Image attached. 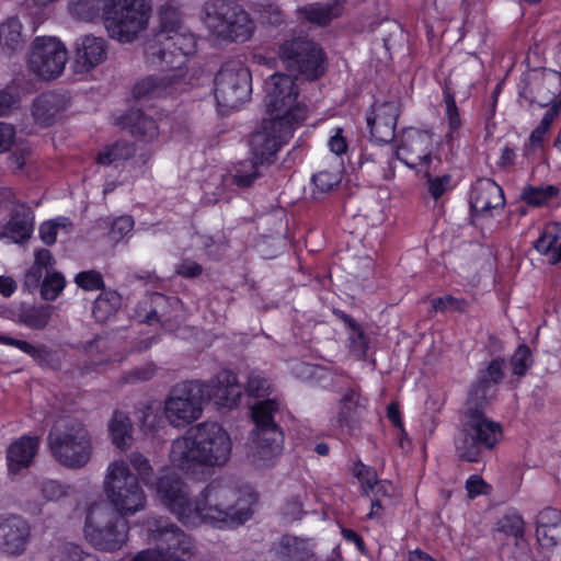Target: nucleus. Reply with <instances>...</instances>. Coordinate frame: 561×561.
Returning a JSON list of instances; mask_svg holds the SVG:
<instances>
[{
	"label": "nucleus",
	"mask_w": 561,
	"mask_h": 561,
	"mask_svg": "<svg viewBox=\"0 0 561 561\" xmlns=\"http://www.w3.org/2000/svg\"><path fill=\"white\" fill-rule=\"evenodd\" d=\"M215 98L225 111L237 110L251 93V73L241 62L225 64L215 78Z\"/></svg>",
	"instance_id": "nucleus-15"
},
{
	"label": "nucleus",
	"mask_w": 561,
	"mask_h": 561,
	"mask_svg": "<svg viewBox=\"0 0 561 561\" xmlns=\"http://www.w3.org/2000/svg\"><path fill=\"white\" fill-rule=\"evenodd\" d=\"M400 105L398 101L376 103L370 115L367 117V125L371 138L376 142L388 144L394 137Z\"/></svg>",
	"instance_id": "nucleus-23"
},
{
	"label": "nucleus",
	"mask_w": 561,
	"mask_h": 561,
	"mask_svg": "<svg viewBox=\"0 0 561 561\" xmlns=\"http://www.w3.org/2000/svg\"><path fill=\"white\" fill-rule=\"evenodd\" d=\"M259 164L260 161L255 159L240 162L233 175L234 183L242 187L250 186L259 178Z\"/></svg>",
	"instance_id": "nucleus-42"
},
{
	"label": "nucleus",
	"mask_w": 561,
	"mask_h": 561,
	"mask_svg": "<svg viewBox=\"0 0 561 561\" xmlns=\"http://www.w3.org/2000/svg\"><path fill=\"white\" fill-rule=\"evenodd\" d=\"M445 112L448 121L449 128L457 130L461 125L458 107L454 98L450 94L445 95Z\"/></svg>",
	"instance_id": "nucleus-63"
},
{
	"label": "nucleus",
	"mask_w": 561,
	"mask_h": 561,
	"mask_svg": "<svg viewBox=\"0 0 561 561\" xmlns=\"http://www.w3.org/2000/svg\"><path fill=\"white\" fill-rule=\"evenodd\" d=\"M160 502L185 526L208 524L219 529L234 528L248 522L257 496L251 486L232 488L221 482L208 484L195 500L175 474L161 476L156 483Z\"/></svg>",
	"instance_id": "nucleus-1"
},
{
	"label": "nucleus",
	"mask_w": 561,
	"mask_h": 561,
	"mask_svg": "<svg viewBox=\"0 0 561 561\" xmlns=\"http://www.w3.org/2000/svg\"><path fill=\"white\" fill-rule=\"evenodd\" d=\"M70 227L71 221L66 217H58L46 221L39 227L41 239L44 243L50 245L55 243L57 236L61 230L68 231Z\"/></svg>",
	"instance_id": "nucleus-40"
},
{
	"label": "nucleus",
	"mask_w": 561,
	"mask_h": 561,
	"mask_svg": "<svg viewBox=\"0 0 561 561\" xmlns=\"http://www.w3.org/2000/svg\"><path fill=\"white\" fill-rule=\"evenodd\" d=\"M34 229L31 208L24 204L16 205L9 222L0 231V238H8L15 243L26 241Z\"/></svg>",
	"instance_id": "nucleus-30"
},
{
	"label": "nucleus",
	"mask_w": 561,
	"mask_h": 561,
	"mask_svg": "<svg viewBox=\"0 0 561 561\" xmlns=\"http://www.w3.org/2000/svg\"><path fill=\"white\" fill-rule=\"evenodd\" d=\"M128 125L131 134L141 140L151 141L159 135L157 122L139 111L130 113L128 116Z\"/></svg>",
	"instance_id": "nucleus-36"
},
{
	"label": "nucleus",
	"mask_w": 561,
	"mask_h": 561,
	"mask_svg": "<svg viewBox=\"0 0 561 561\" xmlns=\"http://www.w3.org/2000/svg\"><path fill=\"white\" fill-rule=\"evenodd\" d=\"M159 25L145 42V61L148 66H184L186 57L194 54L195 37L183 30L182 4L165 0L158 10Z\"/></svg>",
	"instance_id": "nucleus-4"
},
{
	"label": "nucleus",
	"mask_w": 561,
	"mask_h": 561,
	"mask_svg": "<svg viewBox=\"0 0 561 561\" xmlns=\"http://www.w3.org/2000/svg\"><path fill=\"white\" fill-rule=\"evenodd\" d=\"M54 264H55V261L53 259L51 253L48 250L42 249V250L36 251L35 263L30 268V271L27 272V274L25 276L26 284H28V285L38 284L39 279L42 278V275H43V270L46 271V274L51 273Z\"/></svg>",
	"instance_id": "nucleus-38"
},
{
	"label": "nucleus",
	"mask_w": 561,
	"mask_h": 561,
	"mask_svg": "<svg viewBox=\"0 0 561 561\" xmlns=\"http://www.w3.org/2000/svg\"><path fill=\"white\" fill-rule=\"evenodd\" d=\"M47 439L53 457L64 467L82 468L92 457L90 435L84 425L76 419L57 420Z\"/></svg>",
	"instance_id": "nucleus-7"
},
{
	"label": "nucleus",
	"mask_w": 561,
	"mask_h": 561,
	"mask_svg": "<svg viewBox=\"0 0 561 561\" xmlns=\"http://www.w3.org/2000/svg\"><path fill=\"white\" fill-rule=\"evenodd\" d=\"M11 346L16 347L21 352L27 354L35 360L42 362L49 355V351L44 345H33L25 340L14 339L12 340Z\"/></svg>",
	"instance_id": "nucleus-53"
},
{
	"label": "nucleus",
	"mask_w": 561,
	"mask_h": 561,
	"mask_svg": "<svg viewBox=\"0 0 561 561\" xmlns=\"http://www.w3.org/2000/svg\"><path fill=\"white\" fill-rule=\"evenodd\" d=\"M530 351L526 345H520L514 353L511 365L513 374L516 376L525 375L526 370L530 366Z\"/></svg>",
	"instance_id": "nucleus-54"
},
{
	"label": "nucleus",
	"mask_w": 561,
	"mask_h": 561,
	"mask_svg": "<svg viewBox=\"0 0 561 561\" xmlns=\"http://www.w3.org/2000/svg\"><path fill=\"white\" fill-rule=\"evenodd\" d=\"M202 23L208 35L220 43H245L256 28L251 14L234 0H207L202 8Z\"/></svg>",
	"instance_id": "nucleus-5"
},
{
	"label": "nucleus",
	"mask_w": 561,
	"mask_h": 561,
	"mask_svg": "<svg viewBox=\"0 0 561 561\" xmlns=\"http://www.w3.org/2000/svg\"><path fill=\"white\" fill-rule=\"evenodd\" d=\"M432 307L435 311H446V310H465L466 301L462 299H457L451 296H445L440 298H435L432 300Z\"/></svg>",
	"instance_id": "nucleus-61"
},
{
	"label": "nucleus",
	"mask_w": 561,
	"mask_h": 561,
	"mask_svg": "<svg viewBox=\"0 0 561 561\" xmlns=\"http://www.w3.org/2000/svg\"><path fill=\"white\" fill-rule=\"evenodd\" d=\"M499 530L518 539L524 534V520L519 515H505L499 520Z\"/></svg>",
	"instance_id": "nucleus-49"
},
{
	"label": "nucleus",
	"mask_w": 561,
	"mask_h": 561,
	"mask_svg": "<svg viewBox=\"0 0 561 561\" xmlns=\"http://www.w3.org/2000/svg\"><path fill=\"white\" fill-rule=\"evenodd\" d=\"M367 405V399L355 390H347L339 403L335 423L339 427L350 426Z\"/></svg>",
	"instance_id": "nucleus-33"
},
{
	"label": "nucleus",
	"mask_w": 561,
	"mask_h": 561,
	"mask_svg": "<svg viewBox=\"0 0 561 561\" xmlns=\"http://www.w3.org/2000/svg\"><path fill=\"white\" fill-rule=\"evenodd\" d=\"M518 100L528 105L561 107V73L551 69H530L518 83Z\"/></svg>",
	"instance_id": "nucleus-12"
},
{
	"label": "nucleus",
	"mask_w": 561,
	"mask_h": 561,
	"mask_svg": "<svg viewBox=\"0 0 561 561\" xmlns=\"http://www.w3.org/2000/svg\"><path fill=\"white\" fill-rule=\"evenodd\" d=\"M490 485L478 474L470 476L466 481V491L470 499L490 492Z\"/></svg>",
	"instance_id": "nucleus-60"
},
{
	"label": "nucleus",
	"mask_w": 561,
	"mask_h": 561,
	"mask_svg": "<svg viewBox=\"0 0 561 561\" xmlns=\"http://www.w3.org/2000/svg\"><path fill=\"white\" fill-rule=\"evenodd\" d=\"M104 501L93 503L87 513L84 536L96 549L116 551L127 541L128 523Z\"/></svg>",
	"instance_id": "nucleus-9"
},
{
	"label": "nucleus",
	"mask_w": 561,
	"mask_h": 561,
	"mask_svg": "<svg viewBox=\"0 0 561 561\" xmlns=\"http://www.w3.org/2000/svg\"><path fill=\"white\" fill-rule=\"evenodd\" d=\"M68 61L66 45L55 36H37L27 56L28 70L39 79L54 80L65 70Z\"/></svg>",
	"instance_id": "nucleus-14"
},
{
	"label": "nucleus",
	"mask_w": 561,
	"mask_h": 561,
	"mask_svg": "<svg viewBox=\"0 0 561 561\" xmlns=\"http://www.w3.org/2000/svg\"><path fill=\"white\" fill-rule=\"evenodd\" d=\"M169 460L172 467L185 472H195L197 468L202 467L198 445L195 443V434H192V428L172 442Z\"/></svg>",
	"instance_id": "nucleus-26"
},
{
	"label": "nucleus",
	"mask_w": 561,
	"mask_h": 561,
	"mask_svg": "<svg viewBox=\"0 0 561 561\" xmlns=\"http://www.w3.org/2000/svg\"><path fill=\"white\" fill-rule=\"evenodd\" d=\"M278 408L276 400H264L252 407V419L256 425L254 433L266 434L267 430L278 428L273 416Z\"/></svg>",
	"instance_id": "nucleus-35"
},
{
	"label": "nucleus",
	"mask_w": 561,
	"mask_h": 561,
	"mask_svg": "<svg viewBox=\"0 0 561 561\" xmlns=\"http://www.w3.org/2000/svg\"><path fill=\"white\" fill-rule=\"evenodd\" d=\"M148 0H107L103 7L104 26L108 36L119 43H133L148 27Z\"/></svg>",
	"instance_id": "nucleus-8"
},
{
	"label": "nucleus",
	"mask_w": 561,
	"mask_h": 561,
	"mask_svg": "<svg viewBox=\"0 0 561 561\" xmlns=\"http://www.w3.org/2000/svg\"><path fill=\"white\" fill-rule=\"evenodd\" d=\"M161 69H171L173 72L164 76H147L136 82L133 95L138 101L150 102L161 99L174 98L186 91L187 81L183 66H156Z\"/></svg>",
	"instance_id": "nucleus-18"
},
{
	"label": "nucleus",
	"mask_w": 561,
	"mask_h": 561,
	"mask_svg": "<svg viewBox=\"0 0 561 561\" xmlns=\"http://www.w3.org/2000/svg\"><path fill=\"white\" fill-rule=\"evenodd\" d=\"M504 360H492L481 379L471 388L466 401L455 449L459 459L478 462L483 449H492L502 437L501 425L484 415V408L492 398V385L503 378Z\"/></svg>",
	"instance_id": "nucleus-2"
},
{
	"label": "nucleus",
	"mask_w": 561,
	"mask_h": 561,
	"mask_svg": "<svg viewBox=\"0 0 561 561\" xmlns=\"http://www.w3.org/2000/svg\"><path fill=\"white\" fill-rule=\"evenodd\" d=\"M67 105L68 101L64 95L47 92L35 99L32 113L38 124L49 126L60 117L61 113L67 108Z\"/></svg>",
	"instance_id": "nucleus-29"
},
{
	"label": "nucleus",
	"mask_w": 561,
	"mask_h": 561,
	"mask_svg": "<svg viewBox=\"0 0 561 561\" xmlns=\"http://www.w3.org/2000/svg\"><path fill=\"white\" fill-rule=\"evenodd\" d=\"M435 149L436 142L430 131L409 128L401 134L394 154L417 174L430 176L437 171L442 162Z\"/></svg>",
	"instance_id": "nucleus-11"
},
{
	"label": "nucleus",
	"mask_w": 561,
	"mask_h": 561,
	"mask_svg": "<svg viewBox=\"0 0 561 561\" xmlns=\"http://www.w3.org/2000/svg\"><path fill=\"white\" fill-rule=\"evenodd\" d=\"M41 439L36 435H22L7 448V469L10 476H18L27 469L39 449Z\"/></svg>",
	"instance_id": "nucleus-25"
},
{
	"label": "nucleus",
	"mask_w": 561,
	"mask_h": 561,
	"mask_svg": "<svg viewBox=\"0 0 561 561\" xmlns=\"http://www.w3.org/2000/svg\"><path fill=\"white\" fill-rule=\"evenodd\" d=\"M65 277L58 272L47 273L42 284V297L45 300H55L64 290Z\"/></svg>",
	"instance_id": "nucleus-41"
},
{
	"label": "nucleus",
	"mask_w": 561,
	"mask_h": 561,
	"mask_svg": "<svg viewBox=\"0 0 561 561\" xmlns=\"http://www.w3.org/2000/svg\"><path fill=\"white\" fill-rule=\"evenodd\" d=\"M205 390V403L213 400L219 408L233 409L242 397V388L237 375L231 370H221L215 378L203 382Z\"/></svg>",
	"instance_id": "nucleus-22"
},
{
	"label": "nucleus",
	"mask_w": 561,
	"mask_h": 561,
	"mask_svg": "<svg viewBox=\"0 0 561 561\" xmlns=\"http://www.w3.org/2000/svg\"><path fill=\"white\" fill-rule=\"evenodd\" d=\"M133 152L131 147L126 142H117L100 152L98 162L102 165H110L115 161L127 159Z\"/></svg>",
	"instance_id": "nucleus-44"
},
{
	"label": "nucleus",
	"mask_w": 561,
	"mask_h": 561,
	"mask_svg": "<svg viewBox=\"0 0 561 561\" xmlns=\"http://www.w3.org/2000/svg\"><path fill=\"white\" fill-rule=\"evenodd\" d=\"M122 297L114 290L103 291L94 301L92 314L99 322L110 321L118 311Z\"/></svg>",
	"instance_id": "nucleus-34"
},
{
	"label": "nucleus",
	"mask_w": 561,
	"mask_h": 561,
	"mask_svg": "<svg viewBox=\"0 0 561 561\" xmlns=\"http://www.w3.org/2000/svg\"><path fill=\"white\" fill-rule=\"evenodd\" d=\"M1 38L10 46L19 44L22 41V23L18 18H9L0 26V39Z\"/></svg>",
	"instance_id": "nucleus-47"
},
{
	"label": "nucleus",
	"mask_w": 561,
	"mask_h": 561,
	"mask_svg": "<svg viewBox=\"0 0 561 561\" xmlns=\"http://www.w3.org/2000/svg\"><path fill=\"white\" fill-rule=\"evenodd\" d=\"M139 425L141 431L146 435H151L157 432L162 425L163 421L159 415V411L152 407H145L141 410V416L139 417Z\"/></svg>",
	"instance_id": "nucleus-48"
},
{
	"label": "nucleus",
	"mask_w": 561,
	"mask_h": 561,
	"mask_svg": "<svg viewBox=\"0 0 561 561\" xmlns=\"http://www.w3.org/2000/svg\"><path fill=\"white\" fill-rule=\"evenodd\" d=\"M270 389V385L266 379H264L259 374H251L248 378L245 391L251 397H261L267 392Z\"/></svg>",
	"instance_id": "nucleus-58"
},
{
	"label": "nucleus",
	"mask_w": 561,
	"mask_h": 561,
	"mask_svg": "<svg viewBox=\"0 0 561 561\" xmlns=\"http://www.w3.org/2000/svg\"><path fill=\"white\" fill-rule=\"evenodd\" d=\"M134 227V220L129 216H122L116 218L110 230V238L117 242L127 236Z\"/></svg>",
	"instance_id": "nucleus-55"
},
{
	"label": "nucleus",
	"mask_w": 561,
	"mask_h": 561,
	"mask_svg": "<svg viewBox=\"0 0 561 561\" xmlns=\"http://www.w3.org/2000/svg\"><path fill=\"white\" fill-rule=\"evenodd\" d=\"M469 203L474 216L491 218L503 211L505 198L502 187L495 181L480 179L471 188Z\"/></svg>",
	"instance_id": "nucleus-20"
},
{
	"label": "nucleus",
	"mask_w": 561,
	"mask_h": 561,
	"mask_svg": "<svg viewBox=\"0 0 561 561\" xmlns=\"http://www.w3.org/2000/svg\"><path fill=\"white\" fill-rule=\"evenodd\" d=\"M112 444L122 451L129 449L134 443V425L130 417L122 411H115L108 424Z\"/></svg>",
	"instance_id": "nucleus-32"
},
{
	"label": "nucleus",
	"mask_w": 561,
	"mask_h": 561,
	"mask_svg": "<svg viewBox=\"0 0 561 561\" xmlns=\"http://www.w3.org/2000/svg\"><path fill=\"white\" fill-rule=\"evenodd\" d=\"M536 536L540 547L549 551L561 545V524L548 529L545 537H542V535Z\"/></svg>",
	"instance_id": "nucleus-62"
},
{
	"label": "nucleus",
	"mask_w": 561,
	"mask_h": 561,
	"mask_svg": "<svg viewBox=\"0 0 561 561\" xmlns=\"http://www.w3.org/2000/svg\"><path fill=\"white\" fill-rule=\"evenodd\" d=\"M10 319L33 330H44L51 318V307L27 304L13 305L9 309Z\"/></svg>",
	"instance_id": "nucleus-31"
},
{
	"label": "nucleus",
	"mask_w": 561,
	"mask_h": 561,
	"mask_svg": "<svg viewBox=\"0 0 561 561\" xmlns=\"http://www.w3.org/2000/svg\"><path fill=\"white\" fill-rule=\"evenodd\" d=\"M283 451V433L279 428L267 430L266 434L254 433L252 461L256 467L273 466Z\"/></svg>",
	"instance_id": "nucleus-27"
},
{
	"label": "nucleus",
	"mask_w": 561,
	"mask_h": 561,
	"mask_svg": "<svg viewBox=\"0 0 561 561\" xmlns=\"http://www.w3.org/2000/svg\"><path fill=\"white\" fill-rule=\"evenodd\" d=\"M205 386L202 381H183L170 390L163 414L170 425L183 428L197 421L205 408Z\"/></svg>",
	"instance_id": "nucleus-10"
},
{
	"label": "nucleus",
	"mask_w": 561,
	"mask_h": 561,
	"mask_svg": "<svg viewBox=\"0 0 561 561\" xmlns=\"http://www.w3.org/2000/svg\"><path fill=\"white\" fill-rule=\"evenodd\" d=\"M559 524H561V512L557 508L546 507L537 516L536 535L545 537L548 529L557 527Z\"/></svg>",
	"instance_id": "nucleus-46"
},
{
	"label": "nucleus",
	"mask_w": 561,
	"mask_h": 561,
	"mask_svg": "<svg viewBox=\"0 0 561 561\" xmlns=\"http://www.w3.org/2000/svg\"><path fill=\"white\" fill-rule=\"evenodd\" d=\"M559 111L558 105H553L543 114L539 125L531 131L528 144L525 146V156L529 157L534 149L541 147L548 130L551 127L553 119L557 117Z\"/></svg>",
	"instance_id": "nucleus-37"
},
{
	"label": "nucleus",
	"mask_w": 561,
	"mask_h": 561,
	"mask_svg": "<svg viewBox=\"0 0 561 561\" xmlns=\"http://www.w3.org/2000/svg\"><path fill=\"white\" fill-rule=\"evenodd\" d=\"M75 283L84 290H98L104 286L101 273L92 270L78 273Z\"/></svg>",
	"instance_id": "nucleus-51"
},
{
	"label": "nucleus",
	"mask_w": 561,
	"mask_h": 561,
	"mask_svg": "<svg viewBox=\"0 0 561 561\" xmlns=\"http://www.w3.org/2000/svg\"><path fill=\"white\" fill-rule=\"evenodd\" d=\"M152 474L150 461L140 453H131L128 462L124 459L111 461L103 478V490L108 506L124 517L142 511L147 497L139 481L149 484Z\"/></svg>",
	"instance_id": "nucleus-3"
},
{
	"label": "nucleus",
	"mask_w": 561,
	"mask_h": 561,
	"mask_svg": "<svg viewBox=\"0 0 561 561\" xmlns=\"http://www.w3.org/2000/svg\"><path fill=\"white\" fill-rule=\"evenodd\" d=\"M431 173L430 176H425L428 182V192L434 199H438L447 191L453 188L451 176L449 174L436 175Z\"/></svg>",
	"instance_id": "nucleus-52"
},
{
	"label": "nucleus",
	"mask_w": 561,
	"mask_h": 561,
	"mask_svg": "<svg viewBox=\"0 0 561 561\" xmlns=\"http://www.w3.org/2000/svg\"><path fill=\"white\" fill-rule=\"evenodd\" d=\"M107 57L106 42L102 37L83 36L76 43L73 68L78 73H88L105 61Z\"/></svg>",
	"instance_id": "nucleus-24"
},
{
	"label": "nucleus",
	"mask_w": 561,
	"mask_h": 561,
	"mask_svg": "<svg viewBox=\"0 0 561 561\" xmlns=\"http://www.w3.org/2000/svg\"><path fill=\"white\" fill-rule=\"evenodd\" d=\"M294 130L285 133L280 130L279 124L266 116L259 130H256L250 140L253 159L259 160L260 164L270 162L280 146L293 136Z\"/></svg>",
	"instance_id": "nucleus-19"
},
{
	"label": "nucleus",
	"mask_w": 561,
	"mask_h": 561,
	"mask_svg": "<svg viewBox=\"0 0 561 561\" xmlns=\"http://www.w3.org/2000/svg\"><path fill=\"white\" fill-rule=\"evenodd\" d=\"M58 561H96L95 557L84 553L78 545L64 543L57 554Z\"/></svg>",
	"instance_id": "nucleus-50"
},
{
	"label": "nucleus",
	"mask_w": 561,
	"mask_h": 561,
	"mask_svg": "<svg viewBox=\"0 0 561 561\" xmlns=\"http://www.w3.org/2000/svg\"><path fill=\"white\" fill-rule=\"evenodd\" d=\"M192 434H195L202 467L220 468L229 461L232 453V439L220 424L199 423L192 427Z\"/></svg>",
	"instance_id": "nucleus-16"
},
{
	"label": "nucleus",
	"mask_w": 561,
	"mask_h": 561,
	"mask_svg": "<svg viewBox=\"0 0 561 561\" xmlns=\"http://www.w3.org/2000/svg\"><path fill=\"white\" fill-rule=\"evenodd\" d=\"M263 22L271 25H279L284 22V15L279 7L273 3L264 5L260 12Z\"/></svg>",
	"instance_id": "nucleus-64"
},
{
	"label": "nucleus",
	"mask_w": 561,
	"mask_h": 561,
	"mask_svg": "<svg viewBox=\"0 0 561 561\" xmlns=\"http://www.w3.org/2000/svg\"><path fill=\"white\" fill-rule=\"evenodd\" d=\"M279 58L288 70L308 80L318 79L324 73V53L307 37L286 41L279 48Z\"/></svg>",
	"instance_id": "nucleus-13"
},
{
	"label": "nucleus",
	"mask_w": 561,
	"mask_h": 561,
	"mask_svg": "<svg viewBox=\"0 0 561 561\" xmlns=\"http://www.w3.org/2000/svg\"><path fill=\"white\" fill-rule=\"evenodd\" d=\"M368 490L371 491L373 497H381L391 502L396 495L394 485L387 480L377 481L376 479L375 482H373V486H366L365 493H368Z\"/></svg>",
	"instance_id": "nucleus-59"
},
{
	"label": "nucleus",
	"mask_w": 561,
	"mask_h": 561,
	"mask_svg": "<svg viewBox=\"0 0 561 561\" xmlns=\"http://www.w3.org/2000/svg\"><path fill=\"white\" fill-rule=\"evenodd\" d=\"M341 179L340 169L335 171H319L312 176V183L318 193L324 194L336 186L341 182Z\"/></svg>",
	"instance_id": "nucleus-45"
},
{
	"label": "nucleus",
	"mask_w": 561,
	"mask_h": 561,
	"mask_svg": "<svg viewBox=\"0 0 561 561\" xmlns=\"http://www.w3.org/2000/svg\"><path fill=\"white\" fill-rule=\"evenodd\" d=\"M41 491L47 501H58L68 494V486L55 480H47L42 483Z\"/></svg>",
	"instance_id": "nucleus-56"
},
{
	"label": "nucleus",
	"mask_w": 561,
	"mask_h": 561,
	"mask_svg": "<svg viewBox=\"0 0 561 561\" xmlns=\"http://www.w3.org/2000/svg\"><path fill=\"white\" fill-rule=\"evenodd\" d=\"M559 240V227L556 224L548 225L535 242V249L543 255H550L556 250L554 244Z\"/></svg>",
	"instance_id": "nucleus-43"
},
{
	"label": "nucleus",
	"mask_w": 561,
	"mask_h": 561,
	"mask_svg": "<svg viewBox=\"0 0 561 561\" xmlns=\"http://www.w3.org/2000/svg\"><path fill=\"white\" fill-rule=\"evenodd\" d=\"M344 11V0L308 3L297 8V15L304 21L318 26H325L340 18Z\"/></svg>",
	"instance_id": "nucleus-28"
},
{
	"label": "nucleus",
	"mask_w": 561,
	"mask_h": 561,
	"mask_svg": "<svg viewBox=\"0 0 561 561\" xmlns=\"http://www.w3.org/2000/svg\"><path fill=\"white\" fill-rule=\"evenodd\" d=\"M328 147L336 157H342L347 152L348 144L342 128L333 129L332 135L328 139Z\"/></svg>",
	"instance_id": "nucleus-57"
},
{
	"label": "nucleus",
	"mask_w": 561,
	"mask_h": 561,
	"mask_svg": "<svg viewBox=\"0 0 561 561\" xmlns=\"http://www.w3.org/2000/svg\"><path fill=\"white\" fill-rule=\"evenodd\" d=\"M558 195V188L553 185L547 186H528L524 188L522 193V198L528 204L533 206H541L548 201L552 199Z\"/></svg>",
	"instance_id": "nucleus-39"
},
{
	"label": "nucleus",
	"mask_w": 561,
	"mask_h": 561,
	"mask_svg": "<svg viewBox=\"0 0 561 561\" xmlns=\"http://www.w3.org/2000/svg\"><path fill=\"white\" fill-rule=\"evenodd\" d=\"M148 537L171 561H187L195 553V543L190 535L165 518L146 522Z\"/></svg>",
	"instance_id": "nucleus-17"
},
{
	"label": "nucleus",
	"mask_w": 561,
	"mask_h": 561,
	"mask_svg": "<svg viewBox=\"0 0 561 561\" xmlns=\"http://www.w3.org/2000/svg\"><path fill=\"white\" fill-rule=\"evenodd\" d=\"M266 116L279 124L280 130H295L307 117V106L299 95L297 79L276 72L264 84Z\"/></svg>",
	"instance_id": "nucleus-6"
},
{
	"label": "nucleus",
	"mask_w": 561,
	"mask_h": 561,
	"mask_svg": "<svg viewBox=\"0 0 561 561\" xmlns=\"http://www.w3.org/2000/svg\"><path fill=\"white\" fill-rule=\"evenodd\" d=\"M31 539L30 524L20 515H0V550L7 554H22Z\"/></svg>",
	"instance_id": "nucleus-21"
}]
</instances>
